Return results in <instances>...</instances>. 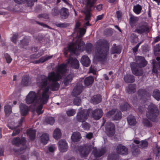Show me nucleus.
Listing matches in <instances>:
<instances>
[{
	"mask_svg": "<svg viewBox=\"0 0 160 160\" xmlns=\"http://www.w3.org/2000/svg\"><path fill=\"white\" fill-rule=\"evenodd\" d=\"M29 77L27 75L24 76L22 78L21 81V84L24 86H27L28 83Z\"/></svg>",
	"mask_w": 160,
	"mask_h": 160,
	"instance_id": "obj_39",
	"label": "nucleus"
},
{
	"mask_svg": "<svg viewBox=\"0 0 160 160\" xmlns=\"http://www.w3.org/2000/svg\"><path fill=\"white\" fill-rule=\"evenodd\" d=\"M138 94L141 95H143L146 93V91L144 89H140L138 91Z\"/></svg>",
	"mask_w": 160,
	"mask_h": 160,
	"instance_id": "obj_60",
	"label": "nucleus"
},
{
	"mask_svg": "<svg viewBox=\"0 0 160 160\" xmlns=\"http://www.w3.org/2000/svg\"><path fill=\"white\" fill-rule=\"evenodd\" d=\"M130 66L132 73L136 76H140L142 74V72L139 71L135 62H132L130 64Z\"/></svg>",
	"mask_w": 160,
	"mask_h": 160,
	"instance_id": "obj_18",
	"label": "nucleus"
},
{
	"mask_svg": "<svg viewBox=\"0 0 160 160\" xmlns=\"http://www.w3.org/2000/svg\"><path fill=\"white\" fill-rule=\"evenodd\" d=\"M96 1L97 0H87V7H89L88 11L90 10V8L93 7Z\"/></svg>",
	"mask_w": 160,
	"mask_h": 160,
	"instance_id": "obj_46",
	"label": "nucleus"
},
{
	"mask_svg": "<svg viewBox=\"0 0 160 160\" xmlns=\"http://www.w3.org/2000/svg\"><path fill=\"white\" fill-rule=\"evenodd\" d=\"M35 2H36L35 0H27V6L28 7H32L33 5Z\"/></svg>",
	"mask_w": 160,
	"mask_h": 160,
	"instance_id": "obj_59",
	"label": "nucleus"
},
{
	"mask_svg": "<svg viewBox=\"0 0 160 160\" xmlns=\"http://www.w3.org/2000/svg\"><path fill=\"white\" fill-rule=\"evenodd\" d=\"M79 37H81L84 35L86 32V29L84 28H80Z\"/></svg>",
	"mask_w": 160,
	"mask_h": 160,
	"instance_id": "obj_58",
	"label": "nucleus"
},
{
	"mask_svg": "<svg viewBox=\"0 0 160 160\" xmlns=\"http://www.w3.org/2000/svg\"><path fill=\"white\" fill-rule=\"evenodd\" d=\"M81 62L83 66L88 67L90 64V60L88 56L84 55L81 59Z\"/></svg>",
	"mask_w": 160,
	"mask_h": 160,
	"instance_id": "obj_21",
	"label": "nucleus"
},
{
	"mask_svg": "<svg viewBox=\"0 0 160 160\" xmlns=\"http://www.w3.org/2000/svg\"><path fill=\"white\" fill-rule=\"evenodd\" d=\"M156 148H157V149L155 151L156 152V158H157V157L158 158L159 156V152H160V147H158L157 145Z\"/></svg>",
	"mask_w": 160,
	"mask_h": 160,
	"instance_id": "obj_64",
	"label": "nucleus"
},
{
	"mask_svg": "<svg viewBox=\"0 0 160 160\" xmlns=\"http://www.w3.org/2000/svg\"><path fill=\"white\" fill-rule=\"evenodd\" d=\"M136 62L135 63L138 67L142 68L145 67L147 64L144 58L142 56H138L136 58Z\"/></svg>",
	"mask_w": 160,
	"mask_h": 160,
	"instance_id": "obj_13",
	"label": "nucleus"
},
{
	"mask_svg": "<svg viewBox=\"0 0 160 160\" xmlns=\"http://www.w3.org/2000/svg\"><path fill=\"white\" fill-rule=\"evenodd\" d=\"M148 143L147 141L145 140H142L139 145V148L141 149H144L148 147Z\"/></svg>",
	"mask_w": 160,
	"mask_h": 160,
	"instance_id": "obj_47",
	"label": "nucleus"
},
{
	"mask_svg": "<svg viewBox=\"0 0 160 160\" xmlns=\"http://www.w3.org/2000/svg\"><path fill=\"white\" fill-rule=\"evenodd\" d=\"M55 25L57 27L60 28H65L68 26V24L66 23H58L56 22L55 23Z\"/></svg>",
	"mask_w": 160,
	"mask_h": 160,
	"instance_id": "obj_49",
	"label": "nucleus"
},
{
	"mask_svg": "<svg viewBox=\"0 0 160 160\" xmlns=\"http://www.w3.org/2000/svg\"><path fill=\"white\" fill-rule=\"evenodd\" d=\"M132 151V154L135 156H138L141 152L140 150L138 148V145L133 146Z\"/></svg>",
	"mask_w": 160,
	"mask_h": 160,
	"instance_id": "obj_36",
	"label": "nucleus"
},
{
	"mask_svg": "<svg viewBox=\"0 0 160 160\" xmlns=\"http://www.w3.org/2000/svg\"><path fill=\"white\" fill-rule=\"evenodd\" d=\"M119 158V155L115 153H112L108 156V160H118Z\"/></svg>",
	"mask_w": 160,
	"mask_h": 160,
	"instance_id": "obj_38",
	"label": "nucleus"
},
{
	"mask_svg": "<svg viewBox=\"0 0 160 160\" xmlns=\"http://www.w3.org/2000/svg\"><path fill=\"white\" fill-rule=\"evenodd\" d=\"M95 4V3L94 4L93 6V7H91V8H90V11H88V9H89V7L88 8V7H87V4H86V11L88 12V13L87 14H86V15L85 16V20H86L87 21V20H90V17H91V15H90V13H89V12L92 10V8L93 7Z\"/></svg>",
	"mask_w": 160,
	"mask_h": 160,
	"instance_id": "obj_44",
	"label": "nucleus"
},
{
	"mask_svg": "<svg viewBox=\"0 0 160 160\" xmlns=\"http://www.w3.org/2000/svg\"><path fill=\"white\" fill-rule=\"evenodd\" d=\"M52 57V55L48 56L46 55L40 58L38 60L35 61L34 63L35 64L39 63H42L48 60L51 59Z\"/></svg>",
	"mask_w": 160,
	"mask_h": 160,
	"instance_id": "obj_27",
	"label": "nucleus"
},
{
	"mask_svg": "<svg viewBox=\"0 0 160 160\" xmlns=\"http://www.w3.org/2000/svg\"><path fill=\"white\" fill-rule=\"evenodd\" d=\"M20 132V130L19 129H15L14 130L12 134V136H14L18 134Z\"/></svg>",
	"mask_w": 160,
	"mask_h": 160,
	"instance_id": "obj_61",
	"label": "nucleus"
},
{
	"mask_svg": "<svg viewBox=\"0 0 160 160\" xmlns=\"http://www.w3.org/2000/svg\"><path fill=\"white\" fill-rule=\"evenodd\" d=\"M117 17L118 20L121 19L122 16V13L120 11H117L116 12Z\"/></svg>",
	"mask_w": 160,
	"mask_h": 160,
	"instance_id": "obj_63",
	"label": "nucleus"
},
{
	"mask_svg": "<svg viewBox=\"0 0 160 160\" xmlns=\"http://www.w3.org/2000/svg\"><path fill=\"white\" fill-rule=\"evenodd\" d=\"M139 19L138 17H135L133 15H131L129 18V24L131 26L133 27L135 24L138 21Z\"/></svg>",
	"mask_w": 160,
	"mask_h": 160,
	"instance_id": "obj_29",
	"label": "nucleus"
},
{
	"mask_svg": "<svg viewBox=\"0 0 160 160\" xmlns=\"http://www.w3.org/2000/svg\"><path fill=\"white\" fill-rule=\"evenodd\" d=\"M36 132L35 130L30 129L27 131V134L31 140H33L35 138Z\"/></svg>",
	"mask_w": 160,
	"mask_h": 160,
	"instance_id": "obj_30",
	"label": "nucleus"
},
{
	"mask_svg": "<svg viewBox=\"0 0 160 160\" xmlns=\"http://www.w3.org/2000/svg\"><path fill=\"white\" fill-rule=\"evenodd\" d=\"M39 105L37 106L36 109V112L39 114L42 113L43 112V110H42L43 105L45 104L42 103L41 102H38L36 103Z\"/></svg>",
	"mask_w": 160,
	"mask_h": 160,
	"instance_id": "obj_35",
	"label": "nucleus"
},
{
	"mask_svg": "<svg viewBox=\"0 0 160 160\" xmlns=\"http://www.w3.org/2000/svg\"><path fill=\"white\" fill-rule=\"evenodd\" d=\"M82 122V127L83 129L85 130H88L90 129L91 126L89 123L85 121H83Z\"/></svg>",
	"mask_w": 160,
	"mask_h": 160,
	"instance_id": "obj_42",
	"label": "nucleus"
},
{
	"mask_svg": "<svg viewBox=\"0 0 160 160\" xmlns=\"http://www.w3.org/2000/svg\"><path fill=\"white\" fill-rule=\"evenodd\" d=\"M66 112L68 116H72L75 114L76 112L74 109H71L68 110Z\"/></svg>",
	"mask_w": 160,
	"mask_h": 160,
	"instance_id": "obj_56",
	"label": "nucleus"
},
{
	"mask_svg": "<svg viewBox=\"0 0 160 160\" xmlns=\"http://www.w3.org/2000/svg\"><path fill=\"white\" fill-rule=\"evenodd\" d=\"M18 38V35L17 33H15L13 34V36L11 38L12 42L15 43L17 42V39Z\"/></svg>",
	"mask_w": 160,
	"mask_h": 160,
	"instance_id": "obj_55",
	"label": "nucleus"
},
{
	"mask_svg": "<svg viewBox=\"0 0 160 160\" xmlns=\"http://www.w3.org/2000/svg\"><path fill=\"white\" fill-rule=\"evenodd\" d=\"M109 49V43L107 41L100 39L96 42L95 56L99 61L102 62L106 58Z\"/></svg>",
	"mask_w": 160,
	"mask_h": 160,
	"instance_id": "obj_3",
	"label": "nucleus"
},
{
	"mask_svg": "<svg viewBox=\"0 0 160 160\" xmlns=\"http://www.w3.org/2000/svg\"><path fill=\"white\" fill-rule=\"evenodd\" d=\"M19 107L21 114L23 116L26 115L28 111V106L24 104L21 103Z\"/></svg>",
	"mask_w": 160,
	"mask_h": 160,
	"instance_id": "obj_23",
	"label": "nucleus"
},
{
	"mask_svg": "<svg viewBox=\"0 0 160 160\" xmlns=\"http://www.w3.org/2000/svg\"><path fill=\"white\" fill-rule=\"evenodd\" d=\"M91 116L94 119L98 120L102 116L103 112L102 110L101 109L98 108L94 110L91 111Z\"/></svg>",
	"mask_w": 160,
	"mask_h": 160,
	"instance_id": "obj_10",
	"label": "nucleus"
},
{
	"mask_svg": "<svg viewBox=\"0 0 160 160\" xmlns=\"http://www.w3.org/2000/svg\"><path fill=\"white\" fill-rule=\"evenodd\" d=\"M58 144L60 152H64L67 151L68 146L65 140H61L58 142Z\"/></svg>",
	"mask_w": 160,
	"mask_h": 160,
	"instance_id": "obj_17",
	"label": "nucleus"
},
{
	"mask_svg": "<svg viewBox=\"0 0 160 160\" xmlns=\"http://www.w3.org/2000/svg\"><path fill=\"white\" fill-rule=\"evenodd\" d=\"M127 120L129 124L131 126L135 125L137 123L135 117L132 115H129L128 117Z\"/></svg>",
	"mask_w": 160,
	"mask_h": 160,
	"instance_id": "obj_28",
	"label": "nucleus"
},
{
	"mask_svg": "<svg viewBox=\"0 0 160 160\" xmlns=\"http://www.w3.org/2000/svg\"><path fill=\"white\" fill-rule=\"evenodd\" d=\"M153 97L157 101L160 100V91L158 89L154 90L152 93Z\"/></svg>",
	"mask_w": 160,
	"mask_h": 160,
	"instance_id": "obj_37",
	"label": "nucleus"
},
{
	"mask_svg": "<svg viewBox=\"0 0 160 160\" xmlns=\"http://www.w3.org/2000/svg\"><path fill=\"white\" fill-rule=\"evenodd\" d=\"M148 111L146 113L147 118L153 121H154L159 115V111L156 105L151 104L148 108Z\"/></svg>",
	"mask_w": 160,
	"mask_h": 160,
	"instance_id": "obj_5",
	"label": "nucleus"
},
{
	"mask_svg": "<svg viewBox=\"0 0 160 160\" xmlns=\"http://www.w3.org/2000/svg\"><path fill=\"white\" fill-rule=\"evenodd\" d=\"M107 151V149L105 147L98 149L94 148L92 153L95 157L99 158L104 155Z\"/></svg>",
	"mask_w": 160,
	"mask_h": 160,
	"instance_id": "obj_12",
	"label": "nucleus"
},
{
	"mask_svg": "<svg viewBox=\"0 0 160 160\" xmlns=\"http://www.w3.org/2000/svg\"><path fill=\"white\" fill-rule=\"evenodd\" d=\"M121 48L120 46H116V44L114 43L112 49L111 53L112 54L117 53L119 54L121 52Z\"/></svg>",
	"mask_w": 160,
	"mask_h": 160,
	"instance_id": "obj_26",
	"label": "nucleus"
},
{
	"mask_svg": "<svg viewBox=\"0 0 160 160\" xmlns=\"http://www.w3.org/2000/svg\"><path fill=\"white\" fill-rule=\"evenodd\" d=\"M134 32L140 34L148 33L149 32V28L148 23L142 22L139 23L137 26Z\"/></svg>",
	"mask_w": 160,
	"mask_h": 160,
	"instance_id": "obj_7",
	"label": "nucleus"
},
{
	"mask_svg": "<svg viewBox=\"0 0 160 160\" xmlns=\"http://www.w3.org/2000/svg\"><path fill=\"white\" fill-rule=\"evenodd\" d=\"M92 109H82L79 111L77 113L76 119L79 122H82L85 121L88 118L89 114Z\"/></svg>",
	"mask_w": 160,
	"mask_h": 160,
	"instance_id": "obj_6",
	"label": "nucleus"
},
{
	"mask_svg": "<svg viewBox=\"0 0 160 160\" xmlns=\"http://www.w3.org/2000/svg\"><path fill=\"white\" fill-rule=\"evenodd\" d=\"M143 123L144 126L146 127H149L152 126V124L151 122L146 118L143 119Z\"/></svg>",
	"mask_w": 160,
	"mask_h": 160,
	"instance_id": "obj_48",
	"label": "nucleus"
},
{
	"mask_svg": "<svg viewBox=\"0 0 160 160\" xmlns=\"http://www.w3.org/2000/svg\"><path fill=\"white\" fill-rule=\"evenodd\" d=\"M68 64H70L71 67L74 68L78 69L79 67V62L77 59L75 58L70 57L68 59L66 64H62L58 66L57 73L53 71L50 72L48 73V77H42L41 80L46 84V82L48 80L51 89L52 90H57L59 86L57 81L62 78L61 75L66 73L67 65Z\"/></svg>",
	"mask_w": 160,
	"mask_h": 160,
	"instance_id": "obj_1",
	"label": "nucleus"
},
{
	"mask_svg": "<svg viewBox=\"0 0 160 160\" xmlns=\"http://www.w3.org/2000/svg\"><path fill=\"white\" fill-rule=\"evenodd\" d=\"M116 110L115 109H112L108 112L106 114L107 117L110 118L112 115H114Z\"/></svg>",
	"mask_w": 160,
	"mask_h": 160,
	"instance_id": "obj_53",
	"label": "nucleus"
},
{
	"mask_svg": "<svg viewBox=\"0 0 160 160\" xmlns=\"http://www.w3.org/2000/svg\"><path fill=\"white\" fill-rule=\"evenodd\" d=\"M81 138L80 133L78 132H73L71 137L72 139L74 142L79 141Z\"/></svg>",
	"mask_w": 160,
	"mask_h": 160,
	"instance_id": "obj_25",
	"label": "nucleus"
},
{
	"mask_svg": "<svg viewBox=\"0 0 160 160\" xmlns=\"http://www.w3.org/2000/svg\"><path fill=\"white\" fill-rule=\"evenodd\" d=\"M26 142V139L24 137L20 138L19 137L14 138L12 141V145H15L16 146L19 147L20 145L22 146L23 147H21L20 148V151L24 150L26 148L25 146Z\"/></svg>",
	"mask_w": 160,
	"mask_h": 160,
	"instance_id": "obj_8",
	"label": "nucleus"
},
{
	"mask_svg": "<svg viewBox=\"0 0 160 160\" xmlns=\"http://www.w3.org/2000/svg\"><path fill=\"white\" fill-rule=\"evenodd\" d=\"M59 12L57 8H55L52 10V14L54 16H57L59 14Z\"/></svg>",
	"mask_w": 160,
	"mask_h": 160,
	"instance_id": "obj_57",
	"label": "nucleus"
},
{
	"mask_svg": "<svg viewBox=\"0 0 160 160\" xmlns=\"http://www.w3.org/2000/svg\"><path fill=\"white\" fill-rule=\"evenodd\" d=\"M115 126L114 124L111 122H107L105 126V132L109 137H112L115 134Z\"/></svg>",
	"mask_w": 160,
	"mask_h": 160,
	"instance_id": "obj_9",
	"label": "nucleus"
},
{
	"mask_svg": "<svg viewBox=\"0 0 160 160\" xmlns=\"http://www.w3.org/2000/svg\"><path fill=\"white\" fill-rule=\"evenodd\" d=\"M46 121L48 124L52 125L55 122V120L52 117H47L46 119Z\"/></svg>",
	"mask_w": 160,
	"mask_h": 160,
	"instance_id": "obj_51",
	"label": "nucleus"
},
{
	"mask_svg": "<svg viewBox=\"0 0 160 160\" xmlns=\"http://www.w3.org/2000/svg\"><path fill=\"white\" fill-rule=\"evenodd\" d=\"M94 78L92 76H89L85 78L84 80L85 85L88 86L91 85L93 82Z\"/></svg>",
	"mask_w": 160,
	"mask_h": 160,
	"instance_id": "obj_32",
	"label": "nucleus"
},
{
	"mask_svg": "<svg viewBox=\"0 0 160 160\" xmlns=\"http://www.w3.org/2000/svg\"><path fill=\"white\" fill-rule=\"evenodd\" d=\"M41 142L44 144H46L49 140V136L47 133H43L41 137Z\"/></svg>",
	"mask_w": 160,
	"mask_h": 160,
	"instance_id": "obj_33",
	"label": "nucleus"
},
{
	"mask_svg": "<svg viewBox=\"0 0 160 160\" xmlns=\"http://www.w3.org/2000/svg\"><path fill=\"white\" fill-rule=\"evenodd\" d=\"M61 17L63 19L68 18L69 15L68 9L65 8H62L59 11Z\"/></svg>",
	"mask_w": 160,
	"mask_h": 160,
	"instance_id": "obj_20",
	"label": "nucleus"
},
{
	"mask_svg": "<svg viewBox=\"0 0 160 160\" xmlns=\"http://www.w3.org/2000/svg\"><path fill=\"white\" fill-rule=\"evenodd\" d=\"M79 153L81 157H87L89 153L90 148L87 146H81L78 148Z\"/></svg>",
	"mask_w": 160,
	"mask_h": 160,
	"instance_id": "obj_14",
	"label": "nucleus"
},
{
	"mask_svg": "<svg viewBox=\"0 0 160 160\" xmlns=\"http://www.w3.org/2000/svg\"><path fill=\"white\" fill-rule=\"evenodd\" d=\"M129 107L130 106L128 103L125 102L123 105L120 106V108L122 111H126Z\"/></svg>",
	"mask_w": 160,
	"mask_h": 160,
	"instance_id": "obj_50",
	"label": "nucleus"
},
{
	"mask_svg": "<svg viewBox=\"0 0 160 160\" xmlns=\"http://www.w3.org/2000/svg\"><path fill=\"white\" fill-rule=\"evenodd\" d=\"M102 97L100 94L94 95L92 97L90 102L94 104H98L101 102L102 101Z\"/></svg>",
	"mask_w": 160,
	"mask_h": 160,
	"instance_id": "obj_19",
	"label": "nucleus"
},
{
	"mask_svg": "<svg viewBox=\"0 0 160 160\" xmlns=\"http://www.w3.org/2000/svg\"><path fill=\"white\" fill-rule=\"evenodd\" d=\"M136 85L134 84H129L126 89V92L129 94L134 93L136 91Z\"/></svg>",
	"mask_w": 160,
	"mask_h": 160,
	"instance_id": "obj_22",
	"label": "nucleus"
},
{
	"mask_svg": "<svg viewBox=\"0 0 160 160\" xmlns=\"http://www.w3.org/2000/svg\"><path fill=\"white\" fill-rule=\"evenodd\" d=\"M116 151L118 154L126 155L128 154V149L122 144H119L116 147Z\"/></svg>",
	"mask_w": 160,
	"mask_h": 160,
	"instance_id": "obj_15",
	"label": "nucleus"
},
{
	"mask_svg": "<svg viewBox=\"0 0 160 160\" xmlns=\"http://www.w3.org/2000/svg\"><path fill=\"white\" fill-rule=\"evenodd\" d=\"M142 9V7L139 4L134 6L133 11L137 14H139L141 12Z\"/></svg>",
	"mask_w": 160,
	"mask_h": 160,
	"instance_id": "obj_40",
	"label": "nucleus"
},
{
	"mask_svg": "<svg viewBox=\"0 0 160 160\" xmlns=\"http://www.w3.org/2000/svg\"><path fill=\"white\" fill-rule=\"evenodd\" d=\"M131 42L132 43H136L138 41V36L135 33L131 34L130 36Z\"/></svg>",
	"mask_w": 160,
	"mask_h": 160,
	"instance_id": "obj_43",
	"label": "nucleus"
},
{
	"mask_svg": "<svg viewBox=\"0 0 160 160\" xmlns=\"http://www.w3.org/2000/svg\"><path fill=\"white\" fill-rule=\"evenodd\" d=\"M141 43H142L141 42L138 43L135 47H134L133 48V52H137V51H138V48L139 46L141 44Z\"/></svg>",
	"mask_w": 160,
	"mask_h": 160,
	"instance_id": "obj_62",
	"label": "nucleus"
},
{
	"mask_svg": "<svg viewBox=\"0 0 160 160\" xmlns=\"http://www.w3.org/2000/svg\"><path fill=\"white\" fill-rule=\"evenodd\" d=\"M85 45L84 42L81 40L76 42V43H71L68 45L67 50L64 52V54L66 56L68 51H70L71 53H75L77 50L81 51L86 50L87 52L90 53L92 50V44L90 43H88L85 47Z\"/></svg>",
	"mask_w": 160,
	"mask_h": 160,
	"instance_id": "obj_4",
	"label": "nucleus"
},
{
	"mask_svg": "<svg viewBox=\"0 0 160 160\" xmlns=\"http://www.w3.org/2000/svg\"><path fill=\"white\" fill-rule=\"evenodd\" d=\"M124 80L127 83H132L135 81L134 77L132 75L127 74L124 76Z\"/></svg>",
	"mask_w": 160,
	"mask_h": 160,
	"instance_id": "obj_24",
	"label": "nucleus"
},
{
	"mask_svg": "<svg viewBox=\"0 0 160 160\" xmlns=\"http://www.w3.org/2000/svg\"><path fill=\"white\" fill-rule=\"evenodd\" d=\"M4 111L5 114L9 115L12 112V108L10 105H7L4 106Z\"/></svg>",
	"mask_w": 160,
	"mask_h": 160,
	"instance_id": "obj_41",
	"label": "nucleus"
},
{
	"mask_svg": "<svg viewBox=\"0 0 160 160\" xmlns=\"http://www.w3.org/2000/svg\"><path fill=\"white\" fill-rule=\"evenodd\" d=\"M154 53L155 56L160 54V44H157L154 47Z\"/></svg>",
	"mask_w": 160,
	"mask_h": 160,
	"instance_id": "obj_45",
	"label": "nucleus"
},
{
	"mask_svg": "<svg viewBox=\"0 0 160 160\" xmlns=\"http://www.w3.org/2000/svg\"><path fill=\"white\" fill-rule=\"evenodd\" d=\"M84 87L81 82L78 83L72 91V95L76 96L79 95L83 89Z\"/></svg>",
	"mask_w": 160,
	"mask_h": 160,
	"instance_id": "obj_11",
	"label": "nucleus"
},
{
	"mask_svg": "<svg viewBox=\"0 0 160 160\" xmlns=\"http://www.w3.org/2000/svg\"><path fill=\"white\" fill-rule=\"evenodd\" d=\"M152 63L153 64V68L152 70V73L153 75L158 77V70H160V61L156 62V60H153Z\"/></svg>",
	"mask_w": 160,
	"mask_h": 160,
	"instance_id": "obj_16",
	"label": "nucleus"
},
{
	"mask_svg": "<svg viewBox=\"0 0 160 160\" xmlns=\"http://www.w3.org/2000/svg\"><path fill=\"white\" fill-rule=\"evenodd\" d=\"M4 57L6 59L7 63H11L12 60V59L8 53H5L4 54Z\"/></svg>",
	"mask_w": 160,
	"mask_h": 160,
	"instance_id": "obj_54",
	"label": "nucleus"
},
{
	"mask_svg": "<svg viewBox=\"0 0 160 160\" xmlns=\"http://www.w3.org/2000/svg\"><path fill=\"white\" fill-rule=\"evenodd\" d=\"M53 137L57 140L59 139L61 137V132L59 129L56 128L53 133Z\"/></svg>",
	"mask_w": 160,
	"mask_h": 160,
	"instance_id": "obj_34",
	"label": "nucleus"
},
{
	"mask_svg": "<svg viewBox=\"0 0 160 160\" xmlns=\"http://www.w3.org/2000/svg\"><path fill=\"white\" fill-rule=\"evenodd\" d=\"M122 118L121 112L118 110L116 109L115 113L112 118L114 120H118Z\"/></svg>",
	"mask_w": 160,
	"mask_h": 160,
	"instance_id": "obj_31",
	"label": "nucleus"
},
{
	"mask_svg": "<svg viewBox=\"0 0 160 160\" xmlns=\"http://www.w3.org/2000/svg\"><path fill=\"white\" fill-rule=\"evenodd\" d=\"M81 103V100L79 97H76L73 101V103L75 105L79 106Z\"/></svg>",
	"mask_w": 160,
	"mask_h": 160,
	"instance_id": "obj_52",
	"label": "nucleus"
},
{
	"mask_svg": "<svg viewBox=\"0 0 160 160\" xmlns=\"http://www.w3.org/2000/svg\"><path fill=\"white\" fill-rule=\"evenodd\" d=\"M45 76H41L38 78L37 83L38 85L40 88H44L38 91L37 93L33 91H30L26 97V102L27 104H30L33 102L36 103L38 102H41L43 104H46L49 99V96L48 94V92L51 88L49 82L48 80L46 82V84L44 83L41 80V78Z\"/></svg>",
	"mask_w": 160,
	"mask_h": 160,
	"instance_id": "obj_2",
	"label": "nucleus"
}]
</instances>
